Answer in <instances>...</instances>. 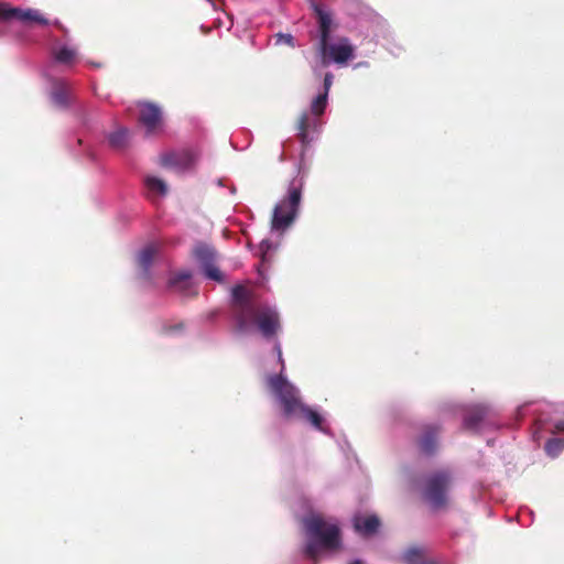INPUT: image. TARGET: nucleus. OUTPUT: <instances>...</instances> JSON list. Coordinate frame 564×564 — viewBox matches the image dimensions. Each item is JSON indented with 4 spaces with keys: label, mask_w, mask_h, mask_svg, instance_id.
Returning <instances> with one entry per match:
<instances>
[{
    "label": "nucleus",
    "mask_w": 564,
    "mask_h": 564,
    "mask_svg": "<svg viewBox=\"0 0 564 564\" xmlns=\"http://www.w3.org/2000/svg\"><path fill=\"white\" fill-rule=\"evenodd\" d=\"M232 314L238 332H247L251 325H257L261 335L273 338L281 328L280 315L271 306L256 301L252 291L243 285H236L231 290Z\"/></svg>",
    "instance_id": "f257e3e1"
},
{
    "label": "nucleus",
    "mask_w": 564,
    "mask_h": 564,
    "mask_svg": "<svg viewBox=\"0 0 564 564\" xmlns=\"http://www.w3.org/2000/svg\"><path fill=\"white\" fill-rule=\"evenodd\" d=\"M267 383L281 405L285 417L303 419L310 422L315 429L324 431L322 415L302 402L299 390L286 380L282 371L279 375L269 376Z\"/></svg>",
    "instance_id": "f03ea898"
},
{
    "label": "nucleus",
    "mask_w": 564,
    "mask_h": 564,
    "mask_svg": "<svg viewBox=\"0 0 564 564\" xmlns=\"http://www.w3.org/2000/svg\"><path fill=\"white\" fill-rule=\"evenodd\" d=\"M310 538L305 554L317 561L321 550L335 551L340 547V529L337 523L327 522L321 516H312L304 521Z\"/></svg>",
    "instance_id": "7ed1b4c3"
},
{
    "label": "nucleus",
    "mask_w": 564,
    "mask_h": 564,
    "mask_svg": "<svg viewBox=\"0 0 564 564\" xmlns=\"http://www.w3.org/2000/svg\"><path fill=\"white\" fill-rule=\"evenodd\" d=\"M452 476L447 470H438L429 475L422 489L423 499L433 508L442 509L447 506V492Z\"/></svg>",
    "instance_id": "20e7f679"
},
{
    "label": "nucleus",
    "mask_w": 564,
    "mask_h": 564,
    "mask_svg": "<svg viewBox=\"0 0 564 564\" xmlns=\"http://www.w3.org/2000/svg\"><path fill=\"white\" fill-rule=\"evenodd\" d=\"M301 187L291 184L288 196L274 207L271 220L273 230L283 231L294 221L301 203Z\"/></svg>",
    "instance_id": "39448f33"
},
{
    "label": "nucleus",
    "mask_w": 564,
    "mask_h": 564,
    "mask_svg": "<svg viewBox=\"0 0 564 564\" xmlns=\"http://www.w3.org/2000/svg\"><path fill=\"white\" fill-rule=\"evenodd\" d=\"M0 19L4 21L18 20L23 23H37L41 25H47L48 20L45 19L39 10L28 9L22 10L19 8H11L7 4H0Z\"/></svg>",
    "instance_id": "423d86ee"
},
{
    "label": "nucleus",
    "mask_w": 564,
    "mask_h": 564,
    "mask_svg": "<svg viewBox=\"0 0 564 564\" xmlns=\"http://www.w3.org/2000/svg\"><path fill=\"white\" fill-rule=\"evenodd\" d=\"M139 120L152 133L162 124L163 116L161 107L152 101H139Z\"/></svg>",
    "instance_id": "0eeeda50"
},
{
    "label": "nucleus",
    "mask_w": 564,
    "mask_h": 564,
    "mask_svg": "<svg viewBox=\"0 0 564 564\" xmlns=\"http://www.w3.org/2000/svg\"><path fill=\"white\" fill-rule=\"evenodd\" d=\"M311 7L318 23L319 47H325L330 40V33L337 28V24L333 20L332 12L325 10L323 6L312 2Z\"/></svg>",
    "instance_id": "6e6552de"
},
{
    "label": "nucleus",
    "mask_w": 564,
    "mask_h": 564,
    "mask_svg": "<svg viewBox=\"0 0 564 564\" xmlns=\"http://www.w3.org/2000/svg\"><path fill=\"white\" fill-rule=\"evenodd\" d=\"M319 51L324 56H329L335 63L346 64L349 59L354 58L355 48L348 37H340L335 44L327 42V46L319 47Z\"/></svg>",
    "instance_id": "1a4fd4ad"
},
{
    "label": "nucleus",
    "mask_w": 564,
    "mask_h": 564,
    "mask_svg": "<svg viewBox=\"0 0 564 564\" xmlns=\"http://www.w3.org/2000/svg\"><path fill=\"white\" fill-rule=\"evenodd\" d=\"M441 426L436 424H425L422 426L421 434L416 438L419 451L425 456L435 454L438 445Z\"/></svg>",
    "instance_id": "9d476101"
},
{
    "label": "nucleus",
    "mask_w": 564,
    "mask_h": 564,
    "mask_svg": "<svg viewBox=\"0 0 564 564\" xmlns=\"http://www.w3.org/2000/svg\"><path fill=\"white\" fill-rule=\"evenodd\" d=\"M196 162V155L189 150L170 152L161 158L164 166L175 167L177 170L191 169Z\"/></svg>",
    "instance_id": "9b49d317"
},
{
    "label": "nucleus",
    "mask_w": 564,
    "mask_h": 564,
    "mask_svg": "<svg viewBox=\"0 0 564 564\" xmlns=\"http://www.w3.org/2000/svg\"><path fill=\"white\" fill-rule=\"evenodd\" d=\"M491 413V410L484 404L469 406L464 414V427L466 430H478Z\"/></svg>",
    "instance_id": "f8f14e48"
},
{
    "label": "nucleus",
    "mask_w": 564,
    "mask_h": 564,
    "mask_svg": "<svg viewBox=\"0 0 564 564\" xmlns=\"http://www.w3.org/2000/svg\"><path fill=\"white\" fill-rule=\"evenodd\" d=\"M380 519L376 514L370 516H355L352 519V525L357 533L364 536H370L377 533L380 528Z\"/></svg>",
    "instance_id": "ddd939ff"
},
{
    "label": "nucleus",
    "mask_w": 564,
    "mask_h": 564,
    "mask_svg": "<svg viewBox=\"0 0 564 564\" xmlns=\"http://www.w3.org/2000/svg\"><path fill=\"white\" fill-rule=\"evenodd\" d=\"M54 105L58 108H66L72 99V89L65 82H56L51 94Z\"/></svg>",
    "instance_id": "4468645a"
},
{
    "label": "nucleus",
    "mask_w": 564,
    "mask_h": 564,
    "mask_svg": "<svg viewBox=\"0 0 564 564\" xmlns=\"http://www.w3.org/2000/svg\"><path fill=\"white\" fill-rule=\"evenodd\" d=\"M194 256L197 259V261L202 264V267L208 265L216 261L215 249L204 243H200L195 247Z\"/></svg>",
    "instance_id": "2eb2a0df"
},
{
    "label": "nucleus",
    "mask_w": 564,
    "mask_h": 564,
    "mask_svg": "<svg viewBox=\"0 0 564 564\" xmlns=\"http://www.w3.org/2000/svg\"><path fill=\"white\" fill-rule=\"evenodd\" d=\"M191 276L192 274L189 271H181L170 279L169 284L171 288L180 292H185L192 286Z\"/></svg>",
    "instance_id": "dca6fc26"
},
{
    "label": "nucleus",
    "mask_w": 564,
    "mask_h": 564,
    "mask_svg": "<svg viewBox=\"0 0 564 564\" xmlns=\"http://www.w3.org/2000/svg\"><path fill=\"white\" fill-rule=\"evenodd\" d=\"M54 59L64 65H73L77 58V51L68 46H62L54 51Z\"/></svg>",
    "instance_id": "f3484780"
},
{
    "label": "nucleus",
    "mask_w": 564,
    "mask_h": 564,
    "mask_svg": "<svg viewBox=\"0 0 564 564\" xmlns=\"http://www.w3.org/2000/svg\"><path fill=\"white\" fill-rule=\"evenodd\" d=\"M158 253V247L149 245L143 248L138 256V263L145 272L150 269L155 256Z\"/></svg>",
    "instance_id": "a211bd4d"
},
{
    "label": "nucleus",
    "mask_w": 564,
    "mask_h": 564,
    "mask_svg": "<svg viewBox=\"0 0 564 564\" xmlns=\"http://www.w3.org/2000/svg\"><path fill=\"white\" fill-rule=\"evenodd\" d=\"M130 132L126 128H120L109 134V143L113 149L121 150L127 147Z\"/></svg>",
    "instance_id": "6ab92c4d"
},
{
    "label": "nucleus",
    "mask_w": 564,
    "mask_h": 564,
    "mask_svg": "<svg viewBox=\"0 0 564 564\" xmlns=\"http://www.w3.org/2000/svg\"><path fill=\"white\" fill-rule=\"evenodd\" d=\"M424 557V550L420 546H411L402 554V560L408 564H419Z\"/></svg>",
    "instance_id": "aec40b11"
},
{
    "label": "nucleus",
    "mask_w": 564,
    "mask_h": 564,
    "mask_svg": "<svg viewBox=\"0 0 564 564\" xmlns=\"http://www.w3.org/2000/svg\"><path fill=\"white\" fill-rule=\"evenodd\" d=\"M308 121L310 120H308L307 113H302L297 121V130H299L297 138L300 139V141L302 142L303 145H307L310 143L308 132H307L308 126H310Z\"/></svg>",
    "instance_id": "412c9836"
},
{
    "label": "nucleus",
    "mask_w": 564,
    "mask_h": 564,
    "mask_svg": "<svg viewBox=\"0 0 564 564\" xmlns=\"http://www.w3.org/2000/svg\"><path fill=\"white\" fill-rule=\"evenodd\" d=\"M564 448L562 438H551L546 442L544 449L550 457H556Z\"/></svg>",
    "instance_id": "4be33fe9"
},
{
    "label": "nucleus",
    "mask_w": 564,
    "mask_h": 564,
    "mask_svg": "<svg viewBox=\"0 0 564 564\" xmlns=\"http://www.w3.org/2000/svg\"><path fill=\"white\" fill-rule=\"evenodd\" d=\"M145 185L151 192L158 193L160 195L166 194L167 188H166L165 183L158 177H154V176L147 177Z\"/></svg>",
    "instance_id": "5701e85b"
},
{
    "label": "nucleus",
    "mask_w": 564,
    "mask_h": 564,
    "mask_svg": "<svg viewBox=\"0 0 564 564\" xmlns=\"http://www.w3.org/2000/svg\"><path fill=\"white\" fill-rule=\"evenodd\" d=\"M327 97L328 95H326V93H322L312 101L311 110L315 116L324 113L327 105Z\"/></svg>",
    "instance_id": "b1692460"
},
{
    "label": "nucleus",
    "mask_w": 564,
    "mask_h": 564,
    "mask_svg": "<svg viewBox=\"0 0 564 564\" xmlns=\"http://www.w3.org/2000/svg\"><path fill=\"white\" fill-rule=\"evenodd\" d=\"M204 269V273L205 275L210 279V280H214L216 282H224V274L221 273V271L216 267L215 262L214 263H210L208 265H205L203 267Z\"/></svg>",
    "instance_id": "393cba45"
},
{
    "label": "nucleus",
    "mask_w": 564,
    "mask_h": 564,
    "mask_svg": "<svg viewBox=\"0 0 564 564\" xmlns=\"http://www.w3.org/2000/svg\"><path fill=\"white\" fill-rule=\"evenodd\" d=\"M333 75L330 73H326L324 77V91L326 95H328V91L330 89V86L333 84Z\"/></svg>",
    "instance_id": "a878e982"
},
{
    "label": "nucleus",
    "mask_w": 564,
    "mask_h": 564,
    "mask_svg": "<svg viewBox=\"0 0 564 564\" xmlns=\"http://www.w3.org/2000/svg\"><path fill=\"white\" fill-rule=\"evenodd\" d=\"M184 328V324L183 323H178L174 326H164L163 327V333L164 334H170L172 332H175V330H182Z\"/></svg>",
    "instance_id": "bb28decb"
},
{
    "label": "nucleus",
    "mask_w": 564,
    "mask_h": 564,
    "mask_svg": "<svg viewBox=\"0 0 564 564\" xmlns=\"http://www.w3.org/2000/svg\"><path fill=\"white\" fill-rule=\"evenodd\" d=\"M560 432L564 433V420L556 422L554 425V430L552 431V433H560Z\"/></svg>",
    "instance_id": "cd10ccee"
},
{
    "label": "nucleus",
    "mask_w": 564,
    "mask_h": 564,
    "mask_svg": "<svg viewBox=\"0 0 564 564\" xmlns=\"http://www.w3.org/2000/svg\"><path fill=\"white\" fill-rule=\"evenodd\" d=\"M280 36L284 40L286 44L293 46V36L291 34H281Z\"/></svg>",
    "instance_id": "c85d7f7f"
},
{
    "label": "nucleus",
    "mask_w": 564,
    "mask_h": 564,
    "mask_svg": "<svg viewBox=\"0 0 564 564\" xmlns=\"http://www.w3.org/2000/svg\"><path fill=\"white\" fill-rule=\"evenodd\" d=\"M264 247H265V249H269V248H270L269 242H267V241H262V242H261V250H262V259H263V260L265 259V250H264Z\"/></svg>",
    "instance_id": "c756f323"
},
{
    "label": "nucleus",
    "mask_w": 564,
    "mask_h": 564,
    "mask_svg": "<svg viewBox=\"0 0 564 564\" xmlns=\"http://www.w3.org/2000/svg\"><path fill=\"white\" fill-rule=\"evenodd\" d=\"M275 350L278 351V356H279L280 361L283 364V360H282V351H281V347H280V345H279V344H276V345H275ZM283 367H284V366L282 365V368H283Z\"/></svg>",
    "instance_id": "7c9ffc66"
},
{
    "label": "nucleus",
    "mask_w": 564,
    "mask_h": 564,
    "mask_svg": "<svg viewBox=\"0 0 564 564\" xmlns=\"http://www.w3.org/2000/svg\"><path fill=\"white\" fill-rule=\"evenodd\" d=\"M349 564H365L361 560H355L350 562Z\"/></svg>",
    "instance_id": "2f4dec72"
}]
</instances>
